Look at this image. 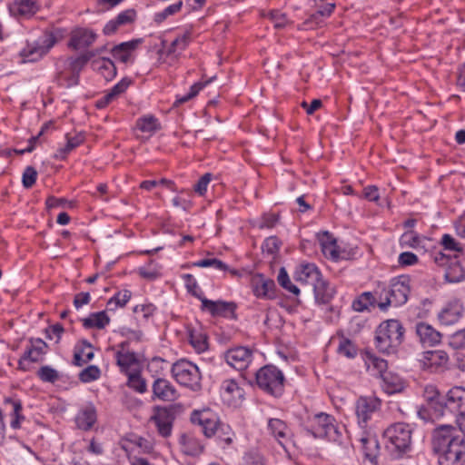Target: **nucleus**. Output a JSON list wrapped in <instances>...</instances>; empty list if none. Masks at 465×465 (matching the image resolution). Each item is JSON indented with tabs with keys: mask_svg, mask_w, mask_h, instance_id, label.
<instances>
[{
	"mask_svg": "<svg viewBox=\"0 0 465 465\" xmlns=\"http://www.w3.org/2000/svg\"><path fill=\"white\" fill-rule=\"evenodd\" d=\"M190 39L191 33L189 31H186L181 36L176 37L166 50V54L177 56L181 52L185 50L190 42Z\"/></svg>",
	"mask_w": 465,
	"mask_h": 465,
	"instance_id": "c9c22d12",
	"label": "nucleus"
},
{
	"mask_svg": "<svg viewBox=\"0 0 465 465\" xmlns=\"http://www.w3.org/2000/svg\"><path fill=\"white\" fill-rule=\"evenodd\" d=\"M319 241L322 252L326 258L335 262L340 259L339 247L336 240L331 235L325 232L320 236Z\"/></svg>",
	"mask_w": 465,
	"mask_h": 465,
	"instance_id": "393cba45",
	"label": "nucleus"
},
{
	"mask_svg": "<svg viewBox=\"0 0 465 465\" xmlns=\"http://www.w3.org/2000/svg\"><path fill=\"white\" fill-rule=\"evenodd\" d=\"M420 242L419 235L413 231L407 232L401 236V243L403 245L416 247L420 244Z\"/></svg>",
	"mask_w": 465,
	"mask_h": 465,
	"instance_id": "052dcab7",
	"label": "nucleus"
},
{
	"mask_svg": "<svg viewBox=\"0 0 465 465\" xmlns=\"http://www.w3.org/2000/svg\"><path fill=\"white\" fill-rule=\"evenodd\" d=\"M449 361L448 354L441 350L427 351L420 354L419 362L423 370L435 371L443 367Z\"/></svg>",
	"mask_w": 465,
	"mask_h": 465,
	"instance_id": "6ab92c4d",
	"label": "nucleus"
},
{
	"mask_svg": "<svg viewBox=\"0 0 465 465\" xmlns=\"http://www.w3.org/2000/svg\"><path fill=\"white\" fill-rule=\"evenodd\" d=\"M374 302L375 298L371 292H363L352 302V308L356 312H363L368 310Z\"/></svg>",
	"mask_w": 465,
	"mask_h": 465,
	"instance_id": "79ce46f5",
	"label": "nucleus"
},
{
	"mask_svg": "<svg viewBox=\"0 0 465 465\" xmlns=\"http://www.w3.org/2000/svg\"><path fill=\"white\" fill-rule=\"evenodd\" d=\"M38 376L43 381L54 382L58 380V372L50 366H43L38 371Z\"/></svg>",
	"mask_w": 465,
	"mask_h": 465,
	"instance_id": "4d7b16f0",
	"label": "nucleus"
},
{
	"mask_svg": "<svg viewBox=\"0 0 465 465\" xmlns=\"http://www.w3.org/2000/svg\"><path fill=\"white\" fill-rule=\"evenodd\" d=\"M100 374L101 371L97 366L90 365L80 372L79 379L83 382H90L97 380Z\"/></svg>",
	"mask_w": 465,
	"mask_h": 465,
	"instance_id": "603ef678",
	"label": "nucleus"
},
{
	"mask_svg": "<svg viewBox=\"0 0 465 465\" xmlns=\"http://www.w3.org/2000/svg\"><path fill=\"white\" fill-rule=\"evenodd\" d=\"M85 329H104L110 322V318L104 311L93 312L88 317L82 319Z\"/></svg>",
	"mask_w": 465,
	"mask_h": 465,
	"instance_id": "473e14b6",
	"label": "nucleus"
},
{
	"mask_svg": "<svg viewBox=\"0 0 465 465\" xmlns=\"http://www.w3.org/2000/svg\"><path fill=\"white\" fill-rule=\"evenodd\" d=\"M410 279L407 276H400L391 280L388 288L382 289L379 294L378 306L384 311L389 306L398 307L408 301L410 294Z\"/></svg>",
	"mask_w": 465,
	"mask_h": 465,
	"instance_id": "20e7f679",
	"label": "nucleus"
},
{
	"mask_svg": "<svg viewBox=\"0 0 465 465\" xmlns=\"http://www.w3.org/2000/svg\"><path fill=\"white\" fill-rule=\"evenodd\" d=\"M132 81L128 77H124L118 84H116L107 94V98H115L123 94L131 84Z\"/></svg>",
	"mask_w": 465,
	"mask_h": 465,
	"instance_id": "13d9d810",
	"label": "nucleus"
},
{
	"mask_svg": "<svg viewBox=\"0 0 465 465\" xmlns=\"http://www.w3.org/2000/svg\"><path fill=\"white\" fill-rule=\"evenodd\" d=\"M172 374L175 381L184 387L193 391L201 389L202 375L199 368L193 362L186 360H180L173 363Z\"/></svg>",
	"mask_w": 465,
	"mask_h": 465,
	"instance_id": "423d86ee",
	"label": "nucleus"
},
{
	"mask_svg": "<svg viewBox=\"0 0 465 465\" xmlns=\"http://www.w3.org/2000/svg\"><path fill=\"white\" fill-rule=\"evenodd\" d=\"M115 358L118 366L123 371H127L128 369L137 361L136 356L134 352L124 351V350L117 351Z\"/></svg>",
	"mask_w": 465,
	"mask_h": 465,
	"instance_id": "4c0bfd02",
	"label": "nucleus"
},
{
	"mask_svg": "<svg viewBox=\"0 0 465 465\" xmlns=\"http://www.w3.org/2000/svg\"><path fill=\"white\" fill-rule=\"evenodd\" d=\"M404 328L398 320H387L376 330L375 345L379 351L393 353L403 341Z\"/></svg>",
	"mask_w": 465,
	"mask_h": 465,
	"instance_id": "7ed1b4c3",
	"label": "nucleus"
},
{
	"mask_svg": "<svg viewBox=\"0 0 465 465\" xmlns=\"http://www.w3.org/2000/svg\"><path fill=\"white\" fill-rule=\"evenodd\" d=\"M441 243L446 250L461 252L462 247L460 244L450 234H444L441 239Z\"/></svg>",
	"mask_w": 465,
	"mask_h": 465,
	"instance_id": "680f3d73",
	"label": "nucleus"
},
{
	"mask_svg": "<svg viewBox=\"0 0 465 465\" xmlns=\"http://www.w3.org/2000/svg\"><path fill=\"white\" fill-rule=\"evenodd\" d=\"M262 252L268 254H274L279 250V241L276 237L267 238L262 246Z\"/></svg>",
	"mask_w": 465,
	"mask_h": 465,
	"instance_id": "e2e57ef3",
	"label": "nucleus"
},
{
	"mask_svg": "<svg viewBox=\"0 0 465 465\" xmlns=\"http://www.w3.org/2000/svg\"><path fill=\"white\" fill-rule=\"evenodd\" d=\"M366 363L368 364V368L372 366L382 376L387 369V361L383 359H380L372 354L367 355Z\"/></svg>",
	"mask_w": 465,
	"mask_h": 465,
	"instance_id": "5fc2aeb1",
	"label": "nucleus"
},
{
	"mask_svg": "<svg viewBox=\"0 0 465 465\" xmlns=\"http://www.w3.org/2000/svg\"><path fill=\"white\" fill-rule=\"evenodd\" d=\"M415 332L423 346H435L440 343L442 339V334L426 322H418L415 325Z\"/></svg>",
	"mask_w": 465,
	"mask_h": 465,
	"instance_id": "412c9836",
	"label": "nucleus"
},
{
	"mask_svg": "<svg viewBox=\"0 0 465 465\" xmlns=\"http://www.w3.org/2000/svg\"><path fill=\"white\" fill-rule=\"evenodd\" d=\"M153 420L157 427L158 432L163 437H168L172 431V423L166 412H160L153 417Z\"/></svg>",
	"mask_w": 465,
	"mask_h": 465,
	"instance_id": "e433bc0d",
	"label": "nucleus"
},
{
	"mask_svg": "<svg viewBox=\"0 0 465 465\" xmlns=\"http://www.w3.org/2000/svg\"><path fill=\"white\" fill-rule=\"evenodd\" d=\"M96 39V34L87 28H76L71 33L69 47L78 50L90 46Z\"/></svg>",
	"mask_w": 465,
	"mask_h": 465,
	"instance_id": "4be33fe9",
	"label": "nucleus"
},
{
	"mask_svg": "<svg viewBox=\"0 0 465 465\" xmlns=\"http://www.w3.org/2000/svg\"><path fill=\"white\" fill-rule=\"evenodd\" d=\"M381 401L376 397H360L355 402V413L359 425L364 429L372 415L380 409Z\"/></svg>",
	"mask_w": 465,
	"mask_h": 465,
	"instance_id": "9b49d317",
	"label": "nucleus"
},
{
	"mask_svg": "<svg viewBox=\"0 0 465 465\" xmlns=\"http://www.w3.org/2000/svg\"><path fill=\"white\" fill-rule=\"evenodd\" d=\"M236 303L222 300L212 301L203 298L201 310L210 313L213 317L235 318Z\"/></svg>",
	"mask_w": 465,
	"mask_h": 465,
	"instance_id": "ddd939ff",
	"label": "nucleus"
},
{
	"mask_svg": "<svg viewBox=\"0 0 465 465\" xmlns=\"http://www.w3.org/2000/svg\"><path fill=\"white\" fill-rule=\"evenodd\" d=\"M194 266L197 267H212L218 271H226L228 270V265L225 264L223 261L218 260L216 258H207L200 260L193 263Z\"/></svg>",
	"mask_w": 465,
	"mask_h": 465,
	"instance_id": "3c124183",
	"label": "nucleus"
},
{
	"mask_svg": "<svg viewBox=\"0 0 465 465\" xmlns=\"http://www.w3.org/2000/svg\"><path fill=\"white\" fill-rule=\"evenodd\" d=\"M141 43L140 39L121 43L112 49L113 56L122 63H128L132 53L137 48Z\"/></svg>",
	"mask_w": 465,
	"mask_h": 465,
	"instance_id": "a878e982",
	"label": "nucleus"
},
{
	"mask_svg": "<svg viewBox=\"0 0 465 465\" xmlns=\"http://www.w3.org/2000/svg\"><path fill=\"white\" fill-rule=\"evenodd\" d=\"M335 8V5L328 3L319 7L318 11L311 15L306 23L319 24L320 16H330Z\"/></svg>",
	"mask_w": 465,
	"mask_h": 465,
	"instance_id": "864d4df0",
	"label": "nucleus"
},
{
	"mask_svg": "<svg viewBox=\"0 0 465 465\" xmlns=\"http://www.w3.org/2000/svg\"><path fill=\"white\" fill-rule=\"evenodd\" d=\"M181 450L189 456H196L203 451V445L194 436L182 434L179 439Z\"/></svg>",
	"mask_w": 465,
	"mask_h": 465,
	"instance_id": "bb28decb",
	"label": "nucleus"
},
{
	"mask_svg": "<svg viewBox=\"0 0 465 465\" xmlns=\"http://www.w3.org/2000/svg\"><path fill=\"white\" fill-rule=\"evenodd\" d=\"M449 344L454 350H465V328L453 333Z\"/></svg>",
	"mask_w": 465,
	"mask_h": 465,
	"instance_id": "6e6d98bb",
	"label": "nucleus"
},
{
	"mask_svg": "<svg viewBox=\"0 0 465 465\" xmlns=\"http://www.w3.org/2000/svg\"><path fill=\"white\" fill-rule=\"evenodd\" d=\"M92 67L106 80L111 81L116 75V67L114 62L108 58H99L92 62Z\"/></svg>",
	"mask_w": 465,
	"mask_h": 465,
	"instance_id": "c756f323",
	"label": "nucleus"
},
{
	"mask_svg": "<svg viewBox=\"0 0 465 465\" xmlns=\"http://www.w3.org/2000/svg\"><path fill=\"white\" fill-rule=\"evenodd\" d=\"M128 387L139 393H144L147 391V385L144 379L139 373L132 372L128 374Z\"/></svg>",
	"mask_w": 465,
	"mask_h": 465,
	"instance_id": "c03bdc74",
	"label": "nucleus"
},
{
	"mask_svg": "<svg viewBox=\"0 0 465 465\" xmlns=\"http://www.w3.org/2000/svg\"><path fill=\"white\" fill-rule=\"evenodd\" d=\"M139 274L149 281L155 280L161 276V267L151 261L147 265L139 268Z\"/></svg>",
	"mask_w": 465,
	"mask_h": 465,
	"instance_id": "a19ab883",
	"label": "nucleus"
},
{
	"mask_svg": "<svg viewBox=\"0 0 465 465\" xmlns=\"http://www.w3.org/2000/svg\"><path fill=\"white\" fill-rule=\"evenodd\" d=\"M37 172L32 166H27L23 173L22 183L25 188H31L36 181Z\"/></svg>",
	"mask_w": 465,
	"mask_h": 465,
	"instance_id": "bf43d9fd",
	"label": "nucleus"
},
{
	"mask_svg": "<svg viewBox=\"0 0 465 465\" xmlns=\"http://www.w3.org/2000/svg\"><path fill=\"white\" fill-rule=\"evenodd\" d=\"M445 278L450 282H458L465 278L464 270L458 262H453L447 269Z\"/></svg>",
	"mask_w": 465,
	"mask_h": 465,
	"instance_id": "ea45409f",
	"label": "nucleus"
},
{
	"mask_svg": "<svg viewBox=\"0 0 465 465\" xmlns=\"http://www.w3.org/2000/svg\"><path fill=\"white\" fill-rule=\"evenodd\" d=\"M5 404L10 405L12 407L11 411V421L10 426L14 430H17L21 427V421L25 420L24 415L22 414V404L20 401H15L11 398H5L4 401Z\"/></svg>",
	"mask_w": 465,
	"mask_h": 465,
	"instance_id": "f704fd0d",
	"label": "nucleus"
},
{
	"mask_svg": "<svg viewBox=\"0 0 465 465\" xmlns=\"http://www.w3.org/2000/svg\"><path fill=\"white\" fill-rule=\"evenodd\" d=\"M382 387L388 394L401 392L404 388L403 380L392 372H384L381 376Z\"/></svg>",
	"mask_w": 465,
	"mask_h": 465,
	"instance_id": "2f4dec72",
	"label": "nucleus"
},
{
	"mask_svg": "<svg viewBox=\"0 0 465 465\" xmlns=\"http://www.w3.org/2000/svg\"><path fill=\"white\" fill-rule=\"evenodd\" d=\"M211 173L203 174L194 185V191L200 195H203L207 191V186L211 181Z\"/></svg>",
	"mask_w": 465,
	"mask_h": 465,
	"instance_id": "69168bd1",
	"label": "nucleus"
},
{
	"mask_svg": "<svg viewBox=\"0 0 465 465\" xmlns=\"http://www.w3.org/2000/svg\"><path fill=\"white\" fill-rule=\"evenodd\" d=\"M214 436L221 443L230 445L232 442L233 432L229 425L222 423Z\"/></svg>",
	"mask_w": 465,
	"mask_h": 465,
	"instance_id": "8fccbe9b",
	"label": "nucleus"
},
{
	"mask_svg": "<svg viewBox=\"0 0 465 465\" xmlns=\"http://www.w3.org/2000/svg\"><path fill=\"white\" fill-rule=\"evenodd\" d=\"M271 20L272 21L276 28H282L287 24L286 15L278 11L271 13Z\"/></svg>",
	"mask_w": 465,
	"mask_h": 465,
	"instance_id": "774afa93",
	"label": "nucleus"
},
{
	"mask_svg": "<svg viewBox=\"0 0 465 465\" xmlns=\"http://www.w3.org/2000/svg\"><path fill=\"white\" fill-rule=\"evenodd\" d=\"M337 351L347 358H354L357 355L356 346L349 339L340 341Z\"/></svg>",
	"mask_w": 465,
	"mask_h": 465,
	"instance_id": "de8ad7c7",
	"label": "nucleus"
},
{
	"mask_svg": "<svg viewBox=\"0 0 465 465\" xmlns=\"http://www.w3.org/2000/svg\"><path fill=\"white\" fill-rule=\"evenodd\" d=\"M307 431L314 438H326L333 442L341 443L342 438V427L336 423L332 416L324 412L315 414L311 419Z\"/></svg>",
	"mask_w": 465,
	"mask_h": 465,
	"instance_id": "39448f33",
	"label": "nucleus"
},
{
	"mask_svg": "<svg viewBox=\"0 0 465 465\" xmlns=\"http://www.w3.org/2000/svg\"><path fill=\"white\" fill-rule=\"evenodd\" d=\"M30 345L24 353V359H29L31 362H36L45 354L47 344L41 339H31Z\"/></svg>",
	"mask_w": 465,
	"mask_h": 465,
	"instance_id": "7c9ffc66",
	"label": "nucleus"
},
{
	"mask_svg": "<svg viewBox=\"0 0 465 465\" xmlns=\"http://www.w3.org/2000/svg\"><path fill=\"white\" fill-rule=\"evenodd\" d=\"M183 278L185 282V287L187 291L190 293H192L194 297L198 298L201 301V302H203V298L205 297L194 277L192 274H184Z\"/></svg>",
	"mask_w": 465,
	"mask_h": 465,
	"instance_id": "49530a36",
	"label": "nucleus"
},
{
	"mask_svg": "<svg viewBox=\"0 0 465 465\" xmlns=\"http://www.w3.org/2000/svg\"><path fill=\"white\" fill-rule=\"evenodd\" d=\"M37 7L35 0H15L10 5L13 15H27L35 13Z\"/></svg>",
	"mask_w": 465,
	"mask_h": 465,
	"instance_id": "72a5a7b5",
	"label": "nucleus"
},
{
	"mask_svg": "<svg viewBox=\"0 0 465 465\" xmlns=\"http://www.w3.org/2000/svg\"><path fill=\"white\" fill-rule=\"evenodd\" d=\"M431 446L439 465H456L465 456V437L451 425L433 430Z\"/></svg>",
	"mask_w": 465,
	"mask_h": 465,
	"instance_id": "f257e3e1",
	"label": "nucleus"
},
{
	"mask_svg": "<svg viewBox=\"0 0 465 465\" xmlns=\"http://www.w3.org/2000/svg\"><path fill=\"white\" fill-rule=\"evenodd\" d=\"M94 55V51H88L78 56L59 58L55 63V82L66 88L77 85L81 71Z\"/></svg>",
	"mask_w": 465,
	"mask_h": 465,
	"instance_id": "f03ea898",
	"label": "nucleus"
},
{
	"mask_svg": "<svg viewBox=\"0 0 465 465\" xmlns=\"http://www.w3.org/2000/svg\"><path fill=\"white\" fill-rule=\"evenodd\" d=\"M153 399L162 401H174L179 394L174 386L166 379L157 378L152 385Z\"/></svg>",
	"mask_w": 465,
	"mask_h": 465,
	"instance_id": "a211bd4d",
	"label": "nucleus"
},
{
	"mask_svg": "<svg viewBox=\"0 0 465 465\" xmlns=\"http://www.w3.org/2000/svg\"><path fill=\"white\" fill-rule=\"evenodd\" d=\"M294 278L297 282L313 287L322 278L321 272L314 263H301L295 270Z\"/></svg>",
	"mask_w": 465,
	"mask_h": 465,
	"instance_id": "aec40b11",
	"label": "nucleus"
},
{
	"mask_svg": "<svg viewBox=\"0 0 465 465\" xmlns=\"http://www.w3.org/2000/svg\"><path fill=\"white\" fill-rule=\"evenodd\" d=\"M190 343L197 352H203L208 348L206 335L202 332H190Z\"/></svg>",
	"mask_w": 465,
	"mask_h": 465,
	"instance_id": "a18cd8bd",
	"label": "nucleus"
},
{
	"mask_svg": "<svg viewBox=\"0 0 465 465\" xmlns=\"http://www.w3.org/2000/svg\"><path fill=\"white\" fill-rule=\"evenodd\" d=\"M423 398L427 403V406L421 408L419 411V416L424 420L442 417L441 402L443 395L440 394V391L435 385L428 384L424 387Z\"/></svg>",
	"mask_w": 465,
	"mask_h": 465,
	"instance_id": "1a4fd4ad",
	"label": "nucleus"
},
{
	"mask_svg": "<svg viewBox=\"0 0 465 465\" xmlns=\"http://www.w3.org/2000/svg\"><path fill=\"white\" fill-rule=\"evenodd\" d=\"M268 430L282 447L290 440V430L286 423L280 419H270L268 421Z\"/></svg>",
	"mask_w": 465,
	"mask_h": 465,
	"instance_id": "b1692460",
	"label": "nucleus"
},
{
	"mask_svg": "<svg viewBox=\"0 0 465 465\" xmlns=\"http://www.w3.org/2000/svg\"><path fill=\"white\" fill-rule=\"evenodd\" d=\"M278 282L282 287H283L290 292H292L295 295H298L300 293L299 288L296 285L292 283V282L289 278V275L284 268L280 269V272L278 274Z\"/></svg>",
	"mask_w": 465,
	"mask_h": 465,
	"instance_id": "09e8293b",
	"label": "nucleus"
},
{
	"mask_svg": "<svg viewBox=\"0 0 465 465\" xmlns=\"http://www.w3.org/2000/svg\"><path fill=\"white\" fill-rule=\"evenodd\" d=\"M136 127L143 133L153 134L159 129V124L154 116L146 115L137 120Z\"/></svg>",
	"mask_w": 465,
	"mask_h": 465,
	"instance_id": "58836bf2",
	"label": "nucleus"
},
{
	"mask_svg": "<svg viewBox=\"0 0 465 465\" xmlns=\"http://www.w3.org/2000/svg\"><path fill=\"white\" fill-rule=\"evenodd\" d=\"M442 417L447 413H458L465 407V389L455 386L443 395Z\"/></svg>",
	"mask_w": 465,
	"mask_h": 465,
	"instance_id": "f8f14e48",
	"label": "nucleus"
},
{
	"mask_svg": "<svg viewBox=\"0 0 465 465\" xmlns=\"http://www.w3.org/2000/svg\"><path fill=\"white\" fill-rule=\"evenodd\" d=\"M360 442L365 458L374 462L379 454V442L376 437L370 432L363 431Z\"/></svg>",
	"mask_w": 465,
	"mask_h": 465,
	"instance_id": "5701e85b",
	"label": "nucleus"
},
{
	"mask_svg": "<svg viewBox=\"0 0 465 465\" xmlns=\"http://www.w3.org/2000/svg\"><path fill=\"white\" fill-rule=\"evenodd\" d=\"M256 383L262 390L277 397L283 391L284 376L272 365L261 368L255 374Z\"/></svg>",
	"mask_w": 465,
	"mask_h": 465,
	"instance_id": "0eeeda50",
	"label": "nucleus"
},
{
	"mask_svg": "<svg viewBox=\"0 0 465 465\" xmlns=\"http://www.w3.org/2000/svg\"><path fill=\"white\" fill-rule=\"evenodd\" d=\"M252 290L253 294L260 299L272 300L275 298V282L262 274H255L252 278Z\"/></svg>",
	"mask_w": 465,
	"mask_h": 465,
	"instance_id": "dca6fc26",
	"label": "nucleus"
},
{
	"mask_svg": "<svg viewBox=\"0 0 465 465\" xmlns=\"http://www.w3.org/2000/svg\"><path fill=\"white\" fill-rule=\"evenodd\" d=\"M464 307L459 300L446 303L438 313V320L443 325L449 326L458 322L463 316Z\"/></svg>",
	"mask_w": 465,
	"mask_h": 465,
	"instance_id": "f3484780",
	"label": "nucleus"
},
{
	"mask_svg": "<svg viewBox=\"0 0 465 465\" xmlns=\"http://www.w3.org/2000/svg\"><path fill=\"white\" fill-rule=\"evenodd\" d=\"M314 298L316 302L327 304L334 296V289L322 278L313 287Z\"/></svg>",
	"mask_w": 465,
	"mask_h": 465,
	"instance_id": "c85d7f7f",
	"label": "nucleus"
},
{
	"mask_svg": "<svg viewBox=\"0 0 465 465\" xmlns=\"http://www.w3.org/2000/svg\"><path fill=\"white\" fill-rule=\"evenodd\" d=\"M398 261L402 266H410L418 262V257L411 252H404L399 255Z\"/></svg>",
	"mask_w": 465,
	"mask_h": 465,
	"instance_id": "338daca9",
	"label": "nucleus"
},
{
	"mask_svg": "<svg viewBox=\"0 0 465 465\" xmlns=\"http://www.w3.org/2000/svg\"><path fill=\"white\" fill-rule=\"evenodd\" d=\"M412 429L410 424L397 422L384 430V437L391 445V449L399 453L408 451L411 444Z\"/></svg>",
	"mask_w": 465,
	"mask_h": 465,
	"instance_id": "6e6552de",
	"label": "nucleus"
},
{
	"mask_svg": "<svg viewBox=\"0 0 465 465\" xmlns=\"http://www.w3.org/2000/svg\"><path fill=\"white\" fill-rule=\"evenodd\" d=\"M55 42L56 39L52 33L46 34L41 43H37L35 45H28L23 49L21 55L25 62H35L45 55Z\"/></svg>",
	"mask_w": 465,
	"mask_h": 465,
	"instance_id": "4468645a",
	"label": "nucleus"
},
{
	"mask_svg": "<svg viewBox=\"0 0 465 465\" xmlns=\"http://www.w3.org/2000/svg\"><path fill=\"white\" fill-rule=\"evenodd\" d=\"M252 351L243 346L232 348L224 352L225 361L238 371L246 369L252 361Z\"/></svg>",
	"mask_w": 465,
	"mask_h": 465,
	"instance_id": "2eb2a0df",
	"label": "nucleus"
},
{
	"mask_svg": "<svg viewBox=\"0 0 465 465\" xmlns=\"http://www.w3.org/2000/svg\"><path fill=\"white\" fill-rule=\"evenodd\" d=\"M76 425L84 430H90L96 421V411L94 406L88 405L82 409L76 418Z\"/></svg>",
	"mask_w": 465,
	"mask_h": 465,
	"instance_id": "cd10ccee",
	"label": "nucleus"
},
{
	"mask_svg": "<svg viewBox=\"0 0 465 465\" xmlns=\"http://www.w3.org/2000/svg\"><path fill=\"white\" fill-rule=\"evenodd\" d=\"M191 420L201 427L202 431L207 438L214 436L220 425H222L218 417L209 409L193 411L191 415Z\"/></svg>",
	"mask_w": 465,
	"mask_h": 465,
	"instance_id": "9d476101",
	"label": "nucleus"
},
{
	"mask_svg": "<svg viewBox=\"0 0 465 465\" xmlns=\"http://www.w3.org/2000/svg\"><path fill=\"white\" fill-rule=\"evenodd\" d=\"M132 293L128 290L118 292L112 297L108 302L107 307L109 310H114L116 307H124L131 299Z\"/></svg>",
	"mask_w": 465,
	"mask_h": 465,
	"instance_id": "37998d69",
	"label": "nucleus"
},
{
	"mask_svg": "<svg viewBox=\"0 0 465 465\" xmlns=\"http://www.w3.org/2000/svg\"><path fill=\"white\" fill-rule=\"evenodd\" d=\"M134 18L135 11L134 9H127L120 13L115 19L116 23L120 24V25H124L133 23Z\"/></svg>",
	"mask_w": 465,
	"mask_h": 465,
	"instance_id": "0e129e2a",
	"label": "nucleus"
}]
</instances>
